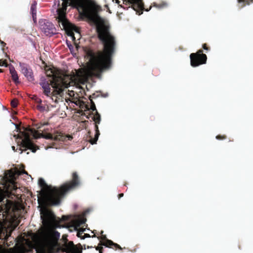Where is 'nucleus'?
Wrapping results in <instances>:
<instances>
[{
	"label": "nucleus",
	"instance_id": "nucleus-1",
	"mask_svg": "<svg viewBox=\"0 0 253 253\" xmlns=\"http://www.w3.org/2000/svg\"><path fill=\"white\" fill-rule=\"evenodd\" d=\"M61 7L57 10L59 21L67 34L74 42L77 49L79 46L76 40L81 38L79 29L70 23L65 18V12L68 5H73L82 9L84 16L94 22L97 26L98 36L104 42L103 52L95 55L91 51L86 53V63L84 67L76 70L73 76L64 75L62 72L48 68V78L51 77L50 84L57 94H60L64 88L70 86V84L77 82L84 84L92 75H97L99 72L109 68L111 59L114 52V38L109 32L108 27L104 20L98 15V6L90 0H61Z\"/></svg>",
	"mask_w": 253,
	"mask_h": 253
},
{
	"label": "nucleus",
	"instance_id": "nucleus-2",
	"mask_svg": "<svg viewBox=\"0 0 253 253\" xmlns=\"http://www.w3.org/2000/svg\"><path fill=\"white\" fill-rule=\"evenodd\" d=\"M38 183L40 188L38 196V208L42 225L37 233H30L32 241L23 239L17 247L18 253L31 251L35 253H47V185L42 178L39 179Z\"/></svg>",
	"mask_w": 253,
	"mask_h": 253
},
{
	"label": "nucleus",
	"instance_id": "nucleus-3",
	"mask_svg": "<svg viewBox=\"0 0 253 253\" xmlns=\"http://www.w3.org/2000/svg\"><path fill=\"white\" fill-rule=\"evenodd\" d=\"M68 217L63 215L61 218H57L48 209V253H55L60 249L59 239L60 234L56 229L64 227L59 225L62 221H65Z\"/></svg>",
	"mask_w": 253,
	"mask_h": 253
},
{
	"label": "nucleus",
	"instance_id": "nucleus-4",
	"mask_svg": "<svg viewBox=\"0 0 253 253\" xmlns=\"http://www.w3.org/2000/svg\"><path fill=\"white\" fill-rule=\"evenodd\" d=\"M78 176L76 173L73 174V181L66 183L57 188L51 185H48V205L58 206L60 205L61 200L64 196L68 192L76 188L79 184L78 180Z\"/></svg>",
	"mask_w": 253,
	"mask_h": 253
},
{
	"label": "nucleus",
	"instance_id": "nucleus-5",
	"mask_svg": "<svg viewBox=\"0 0 253 253\" xmlns=\"http://www.w3.org/2000/svg\"><path fill=\"white\" fill-rule=\"evenodd\" d=\"M201 53L202 51L200 50L196 53H191L190 54V57L192 66L196 67L199 65L205 64L206 62V55Z\"/></svg>",
	"mask_w": 253,
	"mask_h": 253
},
{
	"label": "nucleus",
	"instance_id": "nucleus-6",
	"mask_svg": "<svg viewBox=\"0 0 253 253\" xmlns=\"http://www.w3.org/2000/svg\"><path fill=\"white\" fill-rule=\"evenodd\" d=\"M21 135L24 137L22 139L20 145L25 148V150L30 149L33 153L36 152L35 146L30 138V134L25 131L20 132Z\"/></svg>",
	"mask_w": 253,
	"mask_h": 253
},
{
	"label": "nucleus",
	"instance_id": "nucleus-7",
	"mask_svg": "<svg viewBox=\"0 0 253 253\" xmlns=\"http://www.w3.org/2000/svg\"><path fill=\"white\" fill-rule=\"evenodd\" d=\"M63 250L66 253H82V249L75 245L73 242L67 243L65 241L63 245Z\"/></svg>",
	"mask_w": 253,
	"mask_h": 253
},
{
	"label": "nucleus",
	"instance_id": "nucleus-8",
	"mask_svg": "<svg viewBox=\"0 0 253 253\" xmlns=\"http://www.w3.org/2000/svg\"><path fill=\"white\" fill-rule=\"evenodd\" d=\"M37 130L36 133L37 136H39V138L42 137L47 139V133L46 130L47 129V123H41L40 125H35Z\"/></svg>",
	"mask_w": 253,
	"mask_h": 253
},
{
	"label": "nucleus",
	"instance_id": "nucleus-9",
	"mask_svg": "<svg viewBox=\"0 0 253 253\" xmlns=\"http://www.w3.org/2000/svg\"><path fill=\"white\" fill-rule=\"evenodd\" d=\"M19 66L21 68V72L24 76L30 82H32L34 80L32 70L28 67V66L21 63H19Z\"/></svg>",
	"mask_w": 253,
	"mask_h": 253
},
{
	"label": "nucleus",
	"instance_id": "nucleus-10",
	"mask_svg": "<svg viewBox=\"0 0 253 253\" xmlns=\"http://www.w3.org/2000/svg\"><path fill=\"white\" fill-rule=\"evenodd\" d=\"M85 222V218L82 216L74 220V224L75 226V229L78 231L77 236L79 238L81 237V234L86 230V229L78 227L82 224H84Z\"/></svg>",
	"mask_w": 253,
	"mask_h": 253
},
{
	"label": "nucleus",
	"instance_id": "nucleus-11",
	"mask_svg": "<svg viewBox=\"0 0 253 253\" xmlns=\"http://www.w3.org/2000/svg\"><path fill=\"white\" fill-rule=\"evenodd\" d=\"M37 103L38 104L37 108L41 112H44L46 110L47 105L46 100L42 101L41 99H37Z\"/></svg>",
	"mask_w": 253,
	"mask_h": 253
},
{
	"label": "nucleus",
	"instance_id": "nucleus-12",
	"mask_svg": "<svg viewBox=\"0 0 253 253\" xmlns=\"http://www.w3.org/2000/svg\"><path fill=\"white\" fill-rule=\"evenodd\" d=\"M9 72L11 75V77L13 80L15 82L16 84H19V81L18 74L16 71H15L14 68L12 66H9Z\"/></svg>",
	"mask_w": 253,
	"mask_h": 253
},
{
	"label": "nucleus",
	"instance_id": "nucleus-13",
	"mask_svg": "<svg viewBox=\"0 0 253 253\" xmlns=\"http://www.w3.org/2000/svg\"><path fill=\"white\" fill-rule=\"evenodd\" d=\"M40 84L44 90V94L47 96V83L44 77L41 78Z\"/></svg>",
	"mask_w": 253,
	"mask_h": 253
},
{
	"label": "nucleus",
	"instance_id": "nucleus-14",
	"mask_svg": "<svg viewBox=\"0 0 253 253\" xmlns=\"http://www.w3.org/2000/svg\"><path fill=\"white\" fill-rule=\"evenodd\" d=\"M40 27L41 30L46 34L47 30V26L46 25V21L45 19H41L39 21Z\"/></svg>",
	"mask_w": 253,
	"mask_h": 253
},
{
	"label": "nucleus",
	"instance_id": "nucleus-15",
	"mask_svg": "<svg viewBox=\"0 0 253 253\" xmlns=\"http://www.w3.org/2000/svg\"><path fill=\"white\" fill-rule=\"evenodd\" d=\"M36 2H34L31 6V11L32 14L33 19L34 22H36Z\"/></svg>",
	"mask_w": 253,
	"mask_h": 253
},
{
	"label": "nucleus",
	"instance_id": "nucleus-16",
	"mask_svg": "<svg viewBox=\"0 0 253 253\" xmlns=\"http://www.w3.org/2000/svg\"><path fill=\"white\" fill-rule=\"evenodd\" d=\"M56 34V30L52 23H48V36H53Z\"/></svg>",
	"mask_w": 253,
	"mask_h": 253
},
{
	"label": "nucleus",
	"instance_id": "nucleus-17",
	"mask_svg": "<svg viewBox=\"0 0 253 253\" xmlns=\"http://www.w3.org/2000/svg\"><path fill=\"white\" fill-rule=\"evenodd\" d=\"M23 129H24V130L25 131H29L31 132V134L33 135V137L35 138V139H38L39 138V137L38 136H37V133H36V130L35 129H32V128H30L29 127H27V128H25V127H23Z\"/></svg>",
	"mask_w": 253,
	"mask_h": 253
},
{
	"label": "nucleus",
	"instance_id": "nucleus-18",
	"mask_svg": "<svg viewBox=\"0 0 253 253\" xmlns=\"http://www.w3.org/2000/svg\"><path fill=\"white\" fill-rule=\"evenodd\" d=\"M9 194L8 190H6L5 191H3L0 188V202H2L6 195H8Z\"/></svg>",
	"mask_w": 253,
	"mask_h": 253
},
{
	"label": "nucleus",
	"instance_id": "nucleus-19",
	"mask_svg": "<svg viewBox=\"0 0 253 253\" xmlns=\"http://www.w3.org/2000/svg\"><path fill=\"white\" fill-rule=\"evenodd\" d=\"M124 1L128 2V3L131 4H137L138 6L140 8H142V5L140 0H124Z\"/></svg>",
	"mask_w": 253,
	"mask_h": 253
},
{
	"label": "nucleus",
	"instance_id": "nucleus-20",
	"mask_svg": "<svg viewBox=\"0 0 253 253\" xmlns=\"http://www.w3.org/2000/svg\"><path fill=\"white\" fill-rule=\"evenodd\" d=\"M124 1L128 2V3L131 4H137L138 6L140 8H142V5L140 0H124Z\"/></svg>",
	"mask_w": 253,
	"mask_h": 253
},
{
	"label": "nucleus",
	"instance_id": "nucleus-21",
	"mask_svg": "<svg viewBox=\"0 0 253 253\" xmlns=\"http://www.w3.org/2000/svg\"><path fill=\"white\" fill-rule=\"evenodd\" d=\"M104 246H105L106 247H108V246H111V245H114L115 246H119L118 245L116 244H114L113 243V242L111 240H107L106 243H104L103 244Z\"/></svg>",
	"mask_w": 253,
	"mask_h": 253
},
{
	"label": "nucleus",
	"instance_id": "nucleus-22",
	"mask_svg": "<svg viewBox=\"0 0 253 253\" xmlns=\"http://www.w3.org/2000/svg\"><path fill=\"white\" fill-rule=\"evenodd\" d=\"M6 202H7V203L5 205V210L6 211H7L9 210V209L11 208V207L12 205V203L8 200H6Z\"/></svg>",
	"mask_w": 253,
	"mask_h": 253
},
{
	"label": "nucleus",
	"instance_id": "nucleus-23",
	"mask_svg": "<svg viewBox=\"0 0 253 253\" xmlns=\"http://www.w3.org/2000/svg\"><path fill=\"white\" fill-rule=\"evenodd\" d=\"M99 133L98 131L97 130L96 132V133L95 135V138L93 140H90V143L91 144H94L96 143V142L98 140V137H99Z\"/></svg>",
	"mask_w": 253,
	"mask_h": 253
},
{
	"label": "nucleus",
	"instance_id": "nucleus-24",
	"mask_svg": "<svg viewBox=\"0 0 253 253\" xmlns=\"http://www.w3.org/2000/svg\"><path fill=\"white\" fill-rule=\"evenodd\" d=\"M48 140L49 139H50V140H59L60 139L59 138V136L56 135V136H53L52 135H51L49 133H48Z\"/></svg>",
	"mask_w": 253,
	"mask_h": 253
},
{
	"label": "nucleus",
	"instance_id": "nucleus-25",
	"mask_svg": "<svg viewBox=\"0 0 253 253\" xmlns=\"http://www.w3.org/2000/svg\"><path fill=\"white\" fill-rule=\"evenodd\" d=\"M22 173H25V174H26L27 175H28V173H27V172H26L25 171H24V170H16L15 171V172H14V174L18 175H21Z\"/></svg>",
	"mask_w": 253,
	"mask_h": 253
},
{
	"label": "nucleus",
	"instance_id": "nucleus-26",
	"mask_svg": "<svg viewBox=\"0 0 253 253\" xmlns=\"http://www.w3.org/2000/svg\"><path fill=\"white\" fill-rule=\"evenodd\" d=\"M66 43H67V46L70 49L71 53L72 54H73V46L72 45V44L70 43H69L67 41L66 42Z\"/></svg>",
	"mask_w": 253,
	"mask_h": 253
},
{
	"label": "nucleus",
	"instance_id": "nucleus-27",
	"mask_svg": "<svg viewBox=\"0 0 253 253\" xmlns=\"http://www.w3.org/2000/svg\"><path fill=\"white\" fill-rule=\"evenodd\" d=\"M11 105L13 107H16L17 105V101L14 99L11 101Z\"/></svg>",
	"mask_w": 253,
	"mask_h": 253
},
{
	"label": "nucleus",
	"instance_id": "nucleus-28",
	"mask_svg": "<svg viewBox=\"0 0 253 253\" xmlns=\"http://www.w3.org/2000/svg\"><path fill=\"white\" fill-rule=\"evenodd\" d=\"M31 98L34 100H35L36 101V102L37 103V99H40V98H39L36 95H33Z\"/></svg>",
	"mask_w": 253,
	"mask_h": 253
},
{
	"label": "nucleus",
	"instance_id": "nucleus-29",
	"mask_svg": "<svg viewBox=\"0 0 253 253\" xmlns=\"http://www.w3.org/2000/svg\"><path fill=\"white\" fill-rule=\"evenodd\" d=\"M7 65L4 61L0 60V66L6 67Z\"/></svg>",
	"mask_w": 253,
	"mask_h": 253
},
{
	"label": "nucleus",
	"instance_id": "nucleus-30",
	"mask_svg": "<svg viewBox=\"0 0 253 253\" xmlns=\"http://www.w3.org/2000/svg\"><path fill=\"white\" fill-rule=\"evenodd\" d=\"M90 236L88 234H84V236L83 237H81V238L82 239H84L86 238L90 237Z\"/></svg>",
	"mask_w": 253,
	"mask_h": 253
},
{
	"label": "nucleus",
	"instance_id": "nucleus-31",
	"mask_svg": "<svg viewBox=\"0 0 253 253\" xmlns=\"http://www.w3.org/2000/svg\"><path fill=\"white\" fill-rule=\"evenodd\" d=\"M13 137L15 139H22V137L19 135H14Z\"/></svg>",
	"mask_w": 253,
	"mask_h": 253
},
{
	"label": "nucleus",
	"instance_id": "nucleus-32",
	"mask_svg": "<svg viewBox=\"0 0 253 253\" xmlns=\"http://www.w3.org/2000/svg\"><path fill=\"white\" fill-rule=\"evenodd\" d=\"M2 230V224L0 223V234L1 233Z\"/></svg>",
	"mask_w": 253,
	"mask_h": 253
},
{
	"label": "nucleus",
	"instance_id": "nucleus-33",
	"mask_svg": "<svg viewBox=\"0 0 253 253\" xmlns=\"http://www.w3.org/2000/svg\"><path fill=\"white\" fill-rule=\"evenodd\" d=\"M14 126L17 129V131H19V130H18V126L17 125L15 124Z\"/></svg>",
	"mask_w": 253,
	"mask_h": 253
},
{
	"label": "nucleus",
	"instance_id": "nucleus-34",
	"mask_svg": "<svg viewBox=\"0 0 253 253\" xmlns=\"http://www.w3.org/2000/svg\"><path fill=\"white\" fill-rule=\"evenodd\" d=\"M103 231H101V234L102 235H103ZM105 238H106V236H105V235H102V238L105 239Z\"/></svg>",
	"mask_w": 253,
	"mask_h": 253
},
{
	"label": "nucleus",
	"instance_id": "nucleus-35",
	"mask_svg": "<svg viewBox=\"0 0 253 253\" xmlns=\"http://www.w3.org/2000/svg\"><path fill=\"white\" fill-rule=\"evenodd\" d=\"M2 109H3V110H5L7 112H8V110L4 106H2Z\"/></svg>",
	"mask_w": 253,
	"mask_h": 253
},
{
	"label": "nucleus",
	"instance_id": "nucleus-36",
	"mask_svg": "<svg viewBox=\"0 0 253 253\" xmlns=\"http://www.w3.org/2000/svg\"><path fill=\"white\" fill-rule=\"evenodd\" d=\"M11 149L13 151H15V148L14 146H12L11 147Z\"/></svg>",
	"mask_w": 253,
	"mask_h": 253
},
{
	"label": "nucleus",
	"instance_id": "nucleus-37",
	"mask_svg": "<svg viewBox=\"0 0 253 253\" xmlns=\"http://www.w3.org/2000/svg\"><path fill=\"white\" fill-rule=\"evenodd\" d=\"M91 109L92 110H95V107L94 106H92L91 107Z\"/></svg>",
	"mask_w": 253,
	"mask_h": 253
},
{
	"label": "nucleus",
	"instance_id": "nucleus-38",
	"mask_svg": "<svg viewBox=\"0 0 253 253\" xmlns=\"http://www.w3.org/2000/svg\"><path fill=\"white\" fill-rule=\"evenodd\" d=\"M67 137L68 138V139H72V137L71 136H70V135H68V136H67Z\"/></svg>",
	"mask_w": 253,
	"mask_h": 253
},
{
	"label": "nucleus",
	"instance_id": "nucleus-39",
	"mask_svg": "<svg viewBox=\"0 0 253 253\" xmlns=\"http://www.w3.org/2000/svg\"><path fill=\"white\" fill-rule=\"evenodd\" d=\"M62 238H63V240H66V236L65 235H63L62 236Z\"/></svg>",
	"mask_w": 253,
	"mask_h": 253
},
{
	"label": "nucleus",
	"instance_id": "nucleus-40",
	"mask_svg": "<svg viewBox=\"0 0 253 253\" xmlns=\"http://www.w3.org/2000/svg\"><path fill=\"white\" fill-rule=\"evenodd\" d=\"M19 150H20V154H21L23 153V150H21V149H19Z\"/></svg>",
	"mask_w": 253,
	"mask_h": 253
},
{
	"label": "nucleus",
	"instance_id": "nucleus-41",
	"mask_svg": "<svg viewBox=\"0 0 253 253\" xmlns=\"http://www.w3.org/2000/svg\"><path fill=\"white\" fill-rule=\"evenodd\" d=\"M11 124L12 125H13V126H14V125H15V124H14V123H13V122H12V123H11Z\"/></svg>",
	"mask_w": 253,
	"mask_h": 253
},
{
	"label": "nucleus",
	"instance_id": "nucleus-42",
	"mask_svg": "<svg viewBox=\"0 0 253 253\" xmlns=\"http://www.w3.org/2000/svg\"><path fill=\"white\" fill-rule=\"evenodd\" d=\"M120 197H123V194H120Z\"/></svg>",
	"mask_w": 253,
	"mask_h": 253
},
{
	"label": "nucleus",
	"instance_id": "nucleus-43",
	"mask_svg": "<svg viewBox=\"0 0 253 253\" xmlns=\"http://www.w3.org/2000/svg\"><path fill=\"white\" fill-rule=\"evenodd\" d=\"M9 122H10V123L11 124L12 122L10 120H9Z\"/></svg>",
	"mask_w": 253,
	"mask_h": 253
},
{
	"label": "nucleus",
	"instance_id": "nucleus-44",
	"mask_svg": "<svg viewBox=\"0 0 253 253\" xmlns=\"http://www.w3.org/2000/svg\"><path fill=\"white\" fill-rule=\"evenodd\" d=\"M42 63H43V64L45 63L44 61H42Z\"/></svg>",
	"mask_w": 253,
	"mask_h": 253
},
{
	"label": "nucleus",
	"instance_id": "nucleus-45",
	"mask_svg": "<svg viewBox=\"0 0 253 253\" xmlns=\"http://www.w3.org/2000/svg\"><path fill=\"white\" fill-rule=\"evenodd\" d=\"M51 147L48 146V149L51 148Z\"/></svg>",
	"mask_w": 253,
	"mask_h": 253
},
{
	"label": "nucleus",
	"instance_id": "nucleus-46",
	"mask_svg": "<svg viewBox=\"0 0 253 253\" xmlns=\"http://www.w3.org/2000/svg\"><path fill=\"white\" fill-rule=\"evenodd\" d=\"M99 252H100V253H102L101 252H100V251Z\"/></svg>",
	"mask_w": 253,
	"mask_h": 253
}]
</instances>
